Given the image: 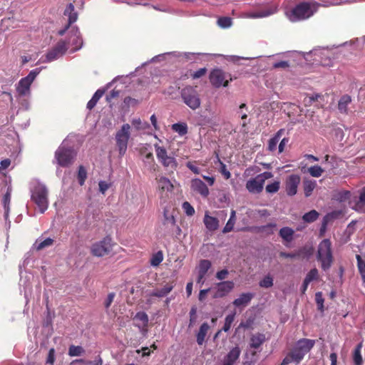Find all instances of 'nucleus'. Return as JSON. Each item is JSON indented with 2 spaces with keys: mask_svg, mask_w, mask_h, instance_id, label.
Segmentation results:
<instances>
[{
  "mask_svg": "<svg viewBox=\"0 0 365 365\" xmlns=\"http://www.w3.org/2000/svg\"><path fill=\"white\" fill-rule=\"evenodd\" d=\"M314 344L315 341L313 339L303 338L298 340L284 358L281 365H287L292 362L299 364L304 356L314 347Z\"/></svg>",
  "mask_w": 365,
  "mask_h": 365,
  "instance_id": "obj_1",
  "label": "nucleus"
},
{
  "mask_svg": "<svg viewBox=\"0 0 365 365\" xmlns=\"http://www.w3.org/2000/svg\"><path fill=\"white\" fill-rule=\"evenodd\" d=\"M319 4L316 2H302L285 12L289 21L296 22L309 19L317 11Z\"/></svg>",
  "mask_w": 365,
  "mask_h": 365,
  "instance_id": "obj_2",
  "label": "nucleus"
},
{
  "mask_svg": "<svg viewBox=\"0 0 365 365\" xmlns=\"http://www.w3.org/2000/svg\"><path fill=\"white\" fill-rule=\"evenodd\" d=\"M31 200L37 205L39 212L43 213L48 208V190L45 185L36 182L31 190Z\"/></svg>",
  "mask_w": 365,
  "mask_h": 365,
  "instance_id": "obj_3",
  "label": "nucleus"
},
{
  "mask_svg": "<svg viewBox=\"0 0 365 365\" xmlns=\"http://www.w3.org/2000/svg\"><path fill=\"white\" fill-rule=\"evenodd\" d=\"M317 259L321 262L322 269H329L334 261L331 250V242L329 239L323 240L318 246Z\"/></svg>",
  "mask_w": 365,
  "mask_h": 365,
  "instance_id": "obj_4",
  "label": "nucleus"
},
{
  "mask_svg": "<svg viewBox=\"0 0 365 365\" xmlns=\"http://www.w3.org/2000/svg\"><path fill=\"white\" fill-rule=\"evenodd\" d=\"M181 98L183 102L192 110L200 108L201 101L196 89L192 86H186L181 90Z\"/></svg>",
  "mask_w": 365,
  "mask_h": 365,
  "instance_id": "obj_5",
  "label": "nucleus"
},
{
  "mask_svg": "<svg viewBox=\"0 0 365 365\" xmlns=\"http://www.w3.org/2000/svg\"><path fill=\"white\" fill-rule=\"evenodd\" d=\"M130 125L128 123L123 124L115 135L116 145L119 150L120 157L125 154L127 147L128 142L130 137Z\"/></svg>",
  "mask_w": 365,
  "mask_h": 365,
  "instance_id": "obj_6",
  "label": "nucleus"
},
{
  "mask_svg": "<svg viewBox=\"0 0 365 365\" xmlns=\"http://www.w3.org/2000/svg\"><path fill=\"white\" fill-rule=\"evenodd\" d=\"M41 71V68H39L34 69L27 76L19 81L16 85V91L20 96H26L30 93V86Z\"/></svg>",
  "mask_w": 365,
  "mask_h": 365,
  "instance_id": "obj_7",
  "label": "nucleus"
},
{
  "mask_svg": "<svg viewBox=\"0 0 365 365\" xmlns=\"http://www.w3.org/2000/svg\"><path fill=\"white\" fill-rule=\"evenodd\" d=\"M113 245L112 238L110 236H106L102 240L92 245L91 253L96 257H103L112 251Z\"/></svg>",
  "mask_w": 365,
  "mask_h": 365,
  "instance_id": "obj_8",
  "label": "nucleus"
},
{
  "mask_svg": "<svg viewBox=\"0 0 365 365\" xmlns=\"http://www.w3.org/2000/svg\"><path fill=\"white\" fill-rule=\"evenodd\" d=\"M68 50L65 40L59 41L46 55V60L43 62H51L61 57Z\"/></svg>",
  "mask_w": 365,
  "mask_h": 365,
  "instance_id": "obj_9",
  "label": "nucleus"
},
{
  "mask_svg": "<svg viewBox=\"0 0 365 365\" xmlns=\"http://www.w3.org/2000/svg\"><path fill=\"white\" fill-rule=\"evenodd\" d=\"M278 11V6L273 4L264 9H261L255 11L247 12L243 16L249 19H262L266 18L276 14Z\"/></svg>",
  "mask_w": 365,
  "mask_h": 365,
  "instance_id": "obj_10",
  "label": "nucleus"
},
{
  "mask_svg": "<svg viewBox=\"0 0 365 365\" xmlns=\"http://www.w3.org/2000/svg\"><path fill=\"white\" fill-rule=\"evenodd\" d=\"M158 182V191L161 198H167L168 192H172L173 190V185L169 179L165 177L156 178Z\"/></svg>",
  "mask_w": 365,
  "mask_h": 365,
  "instance_id": "obj_11",
  "label": "nucleus"
},
{
  "mask_svg": "<svg viewBox=\"0 0 365 365\" xmlns=\"http://www.w3.org/2000/svg\"><path fill=\"white\" fill-rule=\"evenodd\" d=\"M210 81L212 85L216 88L222 86L226 87L229 83V81L225 80V73L220 69H215L210 73Z\"/></svg>",
  "mask_w": 365,
  "mask_h": 365,
  "instance_id": "obj_12",
  "label": "nucleus"
},
{
  "mask_svg": "<svg viewBox=\"0 0 365 365\" xmlns=\"http://www.w3.org/2000/svg\"><path fill=\"white\" fill-rule=\"evenodd\" d=\"M70 36L68 41H65L69 47H72V51H76L81 48L82 46V39L80 37L78 29L73 28L70 31Z\"/></svg>",
  "mask_w": 365,
  "mask_h": 365,
  "instance_id": "obj_13",
  "label": "nucleus"
},
{
  "mask_svg": "<svg viewBox=\"0 0 365 365\" xmlns=\"http://www.w3.org/2000/svg\"><path fill=\"white\" fill-rule=\"evenodd\" d=\"M76 157L75 150L70 148H66L63 142L56 152V160H73Z\"/></svg>",
  "mask_w": 365,
  "mask_h": 365,
  "instance_id": "obj_14",
  "label": "nucleus"
},
{
  "mask_svg": "<svg viewBox=\"0 0 365 365\" xmlns=\"http://www.w3.org/2000/svg\"><path fill=\"white\" fill-rule=\"evenodd\" d=\"M235 287L232 281H224L216 284L217 291L214 295L215 297H223L230 292Z\"/></svg>",
  "mask_w": 365,
  "mask_h": 365,
  "instance_id": "obj_15",
  "label": "nucleus"
},
{
  "mask_svg": "<svg viewBox=\"0 0 365 365\" xmlns=\"http://www.w3.org/2000/svg\"><path fill=\"white\" fill-rule=\"evenodd\" d=\"M300 182V178L297 175H291L286 181V192L288 195L293 196L297 192V187Z\"/></svg>",
  "mask_w": 365,
  "mask_h": 365,
  "instance_id": "obj_16",
  "label": "nucleus"
},
{
  "mask_svg": "<svg viewBox=\"0 0 365 365\" xmlns=\"http://www.w3.org/2000/svg\"><path fill=\"white\" fill-rule=\"evenodd\" d=\"M176 225L175 219L173 215L164 212V220L163 221L161 229L163 230L164 235L172 234Z\"/></svg>",
  "mask_w": 365,
  "mask_h": 365,
  "instance_id": "obj_17",
  "label": "nucleus"
},
{
  "mask_svg": "<svg viewBox=\"0 0 365 365\" xmlns=\"http://www.w3.org/2000/svg\"><path fill=\"white\" fill-rule=\"evenodd\" d=\"M174 281L166 283L163 287L160 289H155L149 294L150 297H155L163 298L166 297L174 288Z\"/></svg>",
  "mask_w": 365,
  "mask_h": 365,
  "instance_id": "obj_18",
  "label": "nucleus"
},
{
  "mask_svg": "<svg viewBox=\"0 0 365 365\" xmlns=\"http://www.w3.org/2000/svg\"><path fill=\"white\" fill-rule=\"evenodd\" d=\"M191 188L193 191L200 194L203 197H207L209 194L207 186L200 179H193L191 181Z\"/></svg>",
  "mask_w": 365,
  "mask_h": 365,
  "instance_id": "obj_19",
  "label": "nucleus"
},
{
  "mask_svg": "<svg viewBox=\"0 0 365 365\" xmlns=\"http://www.w3.org/2000/svg\"><path fill=\"white\" fill-rule=\"evenodd\" d=\"M64 15L67 16L68 18V24L66 26L64 29L60 30L58 31V34L61 36H63L65 34L66 30L68 28L70 24L74 23L77 20V13L74 11V6L72 3H70L65 9Z\"/></svg>",
  "mask_w": 365,
  "mask_h": 365,
  "instance_id": "obj_20",
  "label": "nucleus"
},
{
  "mask_svg": "<svg viewBox=\"0 0 365 365\" xmlns=\"http://www.w3.org/2000/svg\"><path fill=\"white\" fill-rule=\"evenodd\" d=\"M241 350L238 346L232 348L225 356L223 364L226 365H234L240 356Z\"/></svg>",
  "mask_w": 365,
  "mask_h": 365,
  "instance_id": "obj_21",
  "label": "nucleus"
},
{
  "mask_svg": "<svg viewBox=\"0 0 365 365\" xmlns=\"http://www.w3.org/2000/svg\"><path fill=\"white\" fill-rule=\"evenodd\" d=\"M264 184L256 177L248 180L246 183V188L252 193H259L263 190Z\"/></svg>",
  "mask_w": 365,
  "mask_h": 365,
  "instance_id": "obj_22",
  "label": "nucleus"
},
{
  "mask_svg": "<svg viewBox=\"0 0 365 365\" xmlns=\"http://www.w3.org/2000/svg\"><path fill=\"white\" fill-rule=\"evenodd\" d=\"M253 297L254 294L252 293H242L240 295L238 298L235 299L233 301L232 304L237 307H245L251 302Z\"/></svg>",
  "mask_w": 365,
  "mask_h": 365,
  "instance_id": "obj_23",
  "label": "nucleus"
},
{
  "mask_svg": "<svg viewBox=\"0 0 365 365\" xmlns=\"http://www.w3.org/2000/svg\"><path fill=\"white\" fill-rule=\"evenodd\" d=\"M266 337L264 334L257 333L250 337V346L252 349H259L265 341Z\"/></svg>",
  "mask_w": 365,
  "mask_h": 365,
  "instance_id": "obj_24",
  "label": "nucleus"
},
{
  "mask_svg": "<svg viewBox=\"0 0 365 365\" xmlns=\"http://www.w3.org/2000/svg\"><path fill=\"white\" fill-rule=\"evenodd\" d=\"M365 206V186L359 190L358 199L354 201L353 209L358 212H361Z\"/></svg>",
  "mask_w": 365,
  "mask_h": 365,
  "instance_id": "obj_25",
  "label": "nucleus"
},
{
  "mask_svg": "<svg viewBox=\"0 0 365 365\" xmlns=\"http://www.w3.org/2000/svg\"><path fill=\"white\" fill-rule=\"evenodd\" d=\"M337 199L340 202L349 200V205L353 209V205H354V201L358 199V197H352V195L350 191L345 190L339 193Z\"/></svg>",
  "mask_w": 365,
  "mask_h": 365,
  "instance_id": "obj_26",
  "label": "nucleus"
},
{
  "mask_svg": "<svg viewBox=\"0 0 365 365\" xmlns=\"http://www.w3.org/2000/svg\"><path fill=\"white\" fill-rule=\"evenodd\" d=\"M204 223L207 229L210 231H215L219 227V220L216 217L208 215H205Z\"/></svg>",
  "mask_w": 365,
  "mask_h": 365,
  "instance_id": "obj_27",
  "label": "nucleus"
},
{
  "mask_svg": "<svg viewBox=\"0 0 365 365\" xmlns=\"http://www.w3.org/2000/svg\"><path fill=\"white\" fill-rule=\"evenodd\" d=\"M284 133V129L279 130L274 136L269 139L268 142V149L270 151H274L277 149V144L279 143L282 135Z\"/></svg>",
  "mask_w": 365,
  "mask_h": 365,
  "instance_id": "obj_28",
  "label": "nucleus"
},
{
  "mask_svg": "<svg viewBox=\"0 0 365 365\" xmlns=\"http://www.w3.org/2000/svg\"><path fill=\"white\" fill-rule=\"evenodd\" d=\"M209 329L210 326L207 322H204L201 324L199 331L197 334V342L199 345H202L204 343Z\"/></svg>",
  "mask_w": 365,
  "mask_h": 365,
  "instance_id": "obj_29",
  "label": "nucleus"
},
{
  "mask_svg": "<svg viewBox=\"0 0 365 365\" xmlns=\"http://www.w3.org/2000/svg\"><path fill=\"white\" fill-rule=\"evenodd\" d=\"M294 234V230L289 227H284L279 232V235L287 242H291L293 240Z\"/></svg>",
  "mask_w": 365,
  "mask_h": 365,
  "instance_id": "obj_30",
  "label": "nucleus"
},
{
  "mask_svg": "<svg viewBox=\"0 0 365 365\" xmlns=\"http://www.w3.org/2000/svg\"><path fill=\"white\" fill-rule=\"evenodd\" d=\"M351 101V98L348 95L343 96L338 103V109L341 113H346L348 111V106Z\"/></svg>",
  "mask_w": 365,
  "mask_h": 365,
  "instance_id": "obj_31",
  "label": "nucleus"
},
{
  "mask_svg": "<svg viewBox=\"0 0 365 365\" xmlns=\"http://www.w3.org/2000/svg\"><path fill=\"white\" fill-rule=\"evenodd\" d=\"M362 348V343H359L356 345L353 353V361L355 365H362L363 359L361 354Z\"/></svg>",
  "mask_w": 365,
  "mask_h": 365,
  "instance_id": "obj_32",
  "label": "nucleus"
},
{
  "mask_svg": "<svg viewBox=\"0 0 365 365\" xmlns=\"http://www.w3.org/2000/svg\"><path fill=\"white\" fill-rule=\"evenodd\" d=\"M236 215L235 211L232 210L230 219L228 220V221L227 222L225 226L224 227V228L222 230L223 233L230 232L233 230L234 225L236 222V215Z\"/></svg>",
  "mask_w": 365,
  "mask_h": 365,
  "instance_id": "obj_33",
  "label": "nucleus"
},
{
  "mask_svg": "<svg viewBox=\"0 0 365 365\" xmlns=\"http://www.w3.org/2000/svg\"><path fill=\"white\" fill-rule=\"evenodd\" d=\"M104 91L98 89L87 103V108L91 110L95 107L98 100L103 96Z\"/></svg>",
  "mask_w": 365,
  "mask_h": 365,
  "instance_id": "obj_34",
  "label": "nucleus"
},
{
  "mask_svg": "<svg viewBox=\"0 0 365 365\" xmlns=\"http://www.w3.org/2000/svg\"><path fill=\"white\" fill-rule=\"evenodd\" d=\"M316 185L317 183L315 181L306 180L304 182V191L306 197H309L312 195Z\"/></svg>",
  "mask_w": 365,
  "mask_h": 365,
  "instance_id": "obj_35",
  "label": "nucleus"
},
{
  "mask_svg": "<svg viewBox=\"0 0 365 365\" xmlns=\"http://www.w3.org/2000/svg\"><path fill=\"white\" fill-rule=\"evenodd\" d=\"M77 179L81 186L83 185L86 180L87 179V170L84 166L80 165L78 167Z\"/></svg>",
  "mask_w": 365,
  "mask_h": 365,
  "instance_id": "obj_36",
  "label": "nucleus"
},
{
  "mask_svg": "<svg viewBox=\"0 0 365 365\" xmlns=\"http://www.w3.org/2000/svg\"><path fill=\"white\" fill-rule=\"evenodd\" d=\"M211 262L208 259H202L200 262L199 264V269L198 273L201 274L202 275H206L207 272L211 267Z\"/></svg>",
  "mask_w": 365,
  "mask_h": 365,
  "instance_id": "obj_37",
  "label": "nucleus"
},
{
  "mask_svg": "<svg viewBox=\"0 0 365 365\" xmlns=\"http://www.w3.org/2000/svg\"><path fill=\"white\" fill-rule=\"evenodd\" d=\"M318 217H319L318 212H317L314 210H312L305 213L303 215L302 219L304 222L310 223V222H313L315 220H317Z\"/></svg>",
  "mask_w": 365,
  "mask_h": 365,
  "instance_id": "obj_38",
  "label": "nucleus"
},
{
  "mask_svg": "<svg viewBox=\"0 0 365 365\" xmlns=\"http://www.w3.org/2000/svg\"><path fill=\"white\" fill-rule=\"evenodd\" d=\"M131 123L134 128L138 130H145L149 128V124L147 122H143L140 118H133Z\"/></svg>",
  "mask_w": 365,
  "mask_h": 365,
  "instance_id": "obj_39",
  "label": "nucleus"
},
{
  "mask_svg": "<svg viewBox=\"0 0 365 365\" xmlns=\"http://www.w3.org/2000/svg\"><path fill=\"white\" fill-rule=\"evenodd\" d=\"M172 129L180 135H184L187 133V126L185 123H175L172 125Z\"/></svg>",
  "mask_w": 365,
  "mask_h": 365,
  "instance_id": "obj_40",
  "label": "nucleus"
},
{
  "mask_svg": "<svg viewBox=\"0 0 365 365\" xmlns=\"http://www.w3.org/2000/svg\"><path fill=\"white\" fill-rule=\"evenodd\" d=\"M134 319L140 321L143 327H146L148 324V316L144 312H139L136 313Z\"/></svg>",
  "mask_w": 365,
  "mask_h": 365,
  "instance_id": "obj_41",
  "label": "nucleus"
},
{
  "mask_svg": "<svg viewBox=\"0 0 365 365\" xmlns=\"http://www.w3.org/2000/svg\"><path fill=\"white\" fill-rule=\"evenodd\" d=\"M84 349L81 346L71 345L68 349V355L71 356H81L84 353Z\"/></svg>",
  "mask_w": 365,
  "mask_h": 365,
  "instance_id": "obj_42",
  "label": "nucleus"
},
{
  "mask_svg": "<svg viewBox=\"0 0 365 365\" xmlns=\"http://www.w3.org/2000/svg\"><path fill=\"white\" fill-rule=\"evenodd\" d=\"M235 318V313H232L230 314H228L225 319V324L222 329L224 331L227 332L228 331L232 326V324L233 323Z\"/></svg>",
  "mask_w": 365,
  "mask_h": 365,
  "instance_id": "obj_43",
  "label": "nucleus"
},
{
  "mask_svg": "<svg viewBox=\"0 0 365 365\" xmlns=\"http://www.w3.org/2000/svg\"><path fill=\"white\" fill-rule=\"evenodd\" d=\"M163 260V255L161 251L154 254L150 259V264L153 267L158 266Z\"/></svg>",
  "mask_w": 365,
  "mask_h": 365,
  "instance_id": "obj_44",
  "label": "nucleus"
},
{
  "mask_svg": "<svg viewBox=\"0 0 365 365\" xmlns=\"http://www.w3.org/2000/svg\"><path fill=\"white\" fill-rule=\"evenodd\" d=\"M11 202V192L8 189L3 197V204L5 210V217H7L9 212V205Z\"/></svg>",
  "mask_w": 365,
  "mask_h": 365,
  "instance_id": "obj_45",
  "label": "nucleus"
},
{
  "mask_svg": "<svg viewBox=\"0 0 365 365\" xmlns=\"http://www.w3.org/2000/svg\"><path fill=\"white\" fill-rule=\"evenodd\" d=\"M259 285L263 288H269L273 286V278L269 274L265 276L259 281Z\"/></svg>",
  "mask_w": 365,
  "mask_h": 365,
  "instance_id": "obj_46",
  "label": "nucleus"
},
{
  "mask_svg": "<svg viewBox=\"0 0 365 365\" xmlns=\"http://www.w3.org/2000/svg\"><path fill=\"white\" fill-rule=\"evenodd\" d=\"M54 240L50 237L45 239L39 242H36V250H41L45 247L51 246L53 244Z\"/></svg>",
  "mask_w": 365,
  "mask_h": 365,
  "instance_id": "obj_47",
  "label": "nucleus"
},
{
  "mask_svg": "<svg viewBox=\"0 0 365 365\" xmlns=\"http://www.w3.org/2000/svg\"><path fill=\"white\" fill-rule=\"evenodd\" d=\"M217 25L222 29L229 28L232 25V19L230 17L219 18L217 20Z\"/></svg>",
  "mask_w": 365,
  "mask_h": 365,
  "instance_id": "obj_48",
  "label": "nucleus"
},
{
  "mask_svg": "<svg viewBox=\"0 0 365 365\" xmlns=\"http://www.w3.org/2000/svg\"><path fill=\"white\" fill-rule=\"evenodd\" d=\"M319 277V272L317 268L312 269L306 275L304 280L310 283L312 281L317 279Z\"/></svg>",
  "mask_w": 365,
  "mask_h": 365,
  "instance_id": "obj_49",
  "label": "nucleus"
},
{
  "mask_svg": "<svg viewBox=\"0 0 365 365\" xmlns=\"http://www.w3.org/2000/svg\"><path fill=\"white\" fill-rule=\"evenodd\" d=\"M315 301L318 307V309L323 312H324V299L323 298L322 293L321 292H318L315 294Z\"/></svg>",
  "mask_w": 365,
  "mask_h": 365,
  "instance_id": "obj_50",
  "label": "nucleus"
},
{
  "mask_svg": "<svg viewBox=\"0 0 365 365\" xmlns=\"http://www.w3.org/2000/svg\"><path fill=\"white\" fill-rule=\"evenodd\" d=\"M266 191L269 193H275L279 190V182L274 181L266 186Z\"/></svg>",
  "mask_w": 365,
  "mask_h": 365,
  "instance_id": "obj_51",
  "label": "nucleus"
},
{
  "mask_svg": "<svg viewBox=\"0 0 365 365\" xmlns=\"http://www.w3.org/2000/svg\"><path fill=\"white\" fill-rule=\"evenodd\" d=\"M182 207L187 216H192L195 214V209L188 202H184Z\"/></svg>",
  "mask_w": 365,
  "mask_h": 365,
  "instance_id": "obj_52",
  "label": "nucleus"
},
{
  "mask_svg": "<svg viewBox=\"0 0 365 365\" xmlns=\"http://www.w3.org/2000/svg\"><path fill=\"white\" fill-rule=\"evenodd\" d=\"M312 96V98H314L313 99L314 103H316V106L322 107L324 106V96L319 94V93L313 94Z\"/></svg>",
  "mask_w": 365,
  "mask_h": 365,
  "instance_id": "obj_53",
  "label": "nucleus"
},
{
  "mask_svg": "<svg viewBox=\"0 0 365 365\" xmlns=\"http://www.w3.org/2000/svg\"><path fill=\"white\" fill-rule=\"evenodd\" d=\"M155 152L159 160H166L167 152L164 148L156 145Z\"/></svg>",
  "mask_w": 365,
  "mask_h": 365,
  "instance_id": "obj_54",
  "label": "nucleus"
},
{
  "mask_svg": "<svg viewBox=\"0 0 365 365\" xmlns=\"http://www.w3.org/2000/svg\"><path fill=\"white\" fill-rule=\"evenodd\" d=\"M217 163H219V169L222 175L225 179H229L230 178V173L227 169L226 165L222 163V161H217Z\"/></svg>",
  "mask_w": 365,
  "mask_h": 365,
  "instance_id": "obj_55",
  "label": "nucleus"
},
{
  "mask_svg": "<svg viewBox=\"0 0 365 365\" xmlns=\"http://www.w3.org/2000/svg\"><path fill=\"white\" fill-rule=\"evenodd\" d=\"M323 170L319 166H312L309 168V173L312 176L318 178L322 175Z\"/></svg>",
  "mask_w": 365,
  "mask_h": 365,
  "instance_id": "obj_56",
  "label": "nucleus"
},
{
  "mask_svg": "<svg viewBox=\"0 0 365 365\" xmlns=\"http://www.w3.org/2000/svg\"><path fill=\"white\" fill-rule=\"evenodd\" d=\"M197 320V308L195 307H192L190 311V324L189 326H192Z\"/></svg>",
  "mask_w": 365,
  "mask_h": 365,
  "instance_id": "obj_57",
  "label": "nucleus"
},
{
  "mask_svg": "<svg viewBox=\"0 0 365 365\" xmlns=\"http://www.w3.org/2000/svg\"><path fill=\"white\" fill-rule=\"evenodd\" d=\"M55 361V349L51 348L48 351V354L46 359V363L51 365H53Z\"/></svg>",
  "mask_w": 365,
  "mask_h": 365,
  "instance_id": "obj_58",
  "label": "nucleus"
},
{
  "mask_svg": "<svg viewBox=\"0 0 365 365\" xmlns=\"http://www.w3.org/2000/svg\"><path fill=\"white\" fill-rule=\"evenodd\" d=\"M110 183H108L106 181L101 180L98 182L99 191L104 195L106 190L110 187Z\"/></svg>",
  "mask_w": 365,
  "mask_h": 365,
  "instance_id": "obj_59",
  "label": "nucleus"
},
{
  "mask_svg": "<svg viewBox=\"0 0 365 365\" xmlns=\"http://www.w3.org/2000/svg\"><path fill=\"white\" fill-rule=\"evenodd\" d=\"M115 296V294L114 292H110L108 294L107 298L104 302V306L106 309H108L110 307L111 304L113 302Z\"/></svg>",
  "mask_w": 365,
  "mask_h": 365,
  "instance_id": "obj_60",
  "label": "nucleus"
},
{
  "mask_svg": "<svg viewBox=\"0 0 365 365\" xmlns=\"http://www.w3.org/2000/svg\"><path fill=\"white\" fill-rule=\"evenodd\" d=\"M357 266L359 272L365 270V260L359 255H356Z\"/></svg>",
  "mask_w": 365,
  "mask_h": 365,
  "instance_id": "obj_61",
  "label": "nucleus"
},
{
  "mask_svg": "<svg viewBox=\"0 0 365 365\" xmlns=\"http://www.w3.org/2000/svg\"><path fill=\"white\" fill-rule=\"evenodd\" d=\"M258 178V180L264 184L265 180L267 179H269L272 177V174L270 172H264L262 174H259L257 176Z\"/></svg>",
  "mask_w": 365,
  "mask_h": 365,
  "instance_id": "obj_62",
  "label": "nucleus"
},
{
  "mask_svg": "<svg viewBox=\"0 0 365 365\" xmlns=\"http://www.w3.org/2000/svg\"><path fill=\"white\" fill-rule=\"evenodd\" d=\"M288 143H289V138H284L282 140L280 139L279 143L278 145V152L279 153H282L284 150V148Z\"/></svg>",
  "mask_w": 365,
  "mask_h": 365,
  "instance_id": "obj_63",
  "label": "nucleus"
},
{
  "mask_svg": "<svg viewBox=\"0 0 365 365\" xmlns=\"http://www.w3.org/2000/svg\"><path fill=\"white\" fill-rule=\"evenodd\" d=\"M207 72V69L205 68H200L192 74L193 78H199L204 76Z\"/></svg>",
  "mask_w": 365,
  "mask_h": 365,
  "instance_id": "obj_64",
  "label": "nucleus"
}]
</instances>
